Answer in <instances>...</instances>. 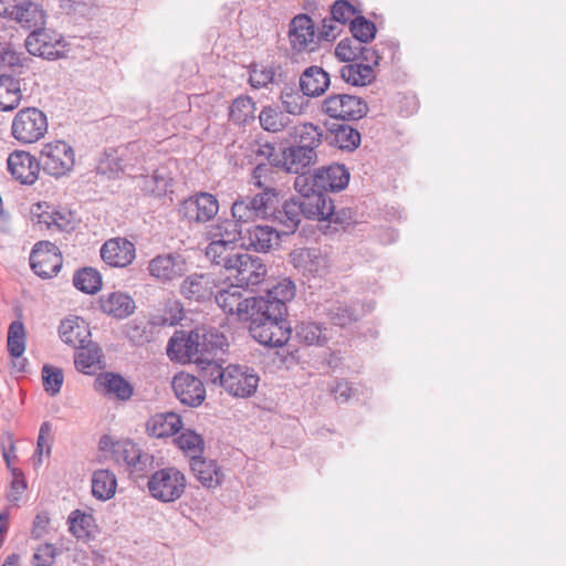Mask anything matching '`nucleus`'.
Returning <instances> with one entry per match:
<instances>
[{"instance_id":"nucleus-58","label":"nucleus","mask_w":566,"mask_h":566,"mask_svg":"<svg viewBox=\"0 0 566 566\" xmlns=\"http://www.w3.org/2000/svg\"><path fill=\"white\" fill-rule=\"evenodd\" d=\"M0 67H9L15 77L22 73V59L10 44H0Z\"/></svg>"},{"instance_id":"nucleus-11","label":"nucleus","mask_w":566,"mask_h":566,"mask_svg":"<svg viewBox=\"0 0 566 566\" xmlns=\"http://www.w3.org/2000/svg\"><path fill=\"white\" fill-rule=\"evenodd\" d=\"M149 275L158 283L169 284L181 279L188 271L186 258L178 252L154 256L147 265Z\"/></svg>"},{"instance_id":"nucleus-8","label":"nucleus","mask_w":566,"mask_h":566,"mask_svg":"<svg viewBox=\"0 0 566 566\" xmlns=\"http://www.w3.org/2000/svg\"><path fill=\"white\" fill-rule=\"evenodd\" d=\"M322 112L331 118L354 122L364 118L368 113V104L359 96L337 93L323 99Z\"/></svg>"},{"instance_id":"nucleus-30","label":"nucleus","mask_w":566,"mask_h":566,"mask_svg":"<svg viewBox=\"0 0 566 566\" xmlns=\"http://www.w3.org/2000/svg\"><path fill=\"white\" fill-rule=\"evenodd\" d=\"M316 160L317 153H311V149L294 144L283 149L282 170L301 176L305 174L303 170L315 164Z\"/></svg>"},{"instance_id":"nucleus-42","label":"nucleus","mask_w":566,"mask_h":566,"mask_svg":"<svg viewBox=\"0 0 566 566\" xmlns=\"http://www.w3.org/2000/svg\"><path fill=\"white\" fill-rule=\"evenodd\" d=\"M323 312L331 323L340 327L353 324L359 317L355 307L340 301L328 302Z\"/></svg>"},{"instance_id":"nucleus-28","label":"nucleus","mask_w":566,"mask_h":566,"mask_svg":"<svg viewBox=\"0 0 566 566\" xmlns=\"http://www.w3.org/2000/svg\"><path fill=\"white\" fill-rule=\"evenodd\" d=\"M99 307L103 313L117 319H124L134 313L136 305L127 293L112 292L99 297Z\"/></svg>"},{"instance_id":"nucleus-60","label":"nucleus","mask_w":566,"mask_h":566,"mask_svg":"<svg viewBox=\"0 0 566 566\" xmlns=\"http://www.w3.org/2000/svg\"><path fill=\"white\" fill-rule=\"evenodd\" d=\"M279 69V66L274 65L262 66V69H256V66H254L250 72L249 82L251 86L262 88L268 84L273 83Z\"/></svg>"},{"instance_id":"nucleus-10","label":"nucleus","mask_w":566,"mask_h":566,"mask_svg":"<svg viewBox=\"0 0 566 566\" xmlns=\"http://www.w3.org/2000/svg\"><path fill=\"white\" fill-rule=\"evenodd\" d=\"M216 303L227 314H235L240 319H249L250 324L253 323L256 312V297L244 296L243 286L240 284H231L226 289L219 290L216 295Z\"/></svg>"},{"instance_id":"nucleus-22","label":"nucleus","mask_w":566,"mask_h":566,"mask_svg":"<svg viewBox=\"0 0 566 566\" xmlns=\"http://www.w3.org/2000/svg\"><path fill=\"white\" fill-rule=\"evenodd\" d=\"M7 164L11 176L23 185H33L41 169L39 158L24 150L10 154Z\"/></svg>"},{"instance_id":"nucleus-57","label":"nucleus","mask_w":566,"mask_h":566,"mask_svg":"<svg viewBox=\"0 0 566 566\" xmlns=\"http://www.w3.org/2000/svg\"><path fill=\"white\" fill-rule=\"evenodd\" d=\"M42 380L44 390L51 396H55L61 391L63 385V371L61 368L44 365L42 367Z\"/></svg>"},{"instance_id":"nucleus-52","label":"nucleus","mask_w":566,"mask_h":566,"mask_svg":"<svg viewBox=\"0 0 566 566\" xmlns=\"http://www.w3.org/2000/svg\"><path fill=\"white\" fill-rule=\"evenodd\" d=\"M175 441L178 448L190 457V460L201 458L205 442L200 434L192 430H186Z\"/></svg>"},{"instance_id":"nucleus-34","label":"nucleus","mask_w":566,"mask_h":566,"mask_svg":"<svg viewBox=\"0 0 566 566\" xmlns=\"http://www.w3.org/2000/svg\"><path fill=\"white\" fill-rule=\"evenodd\" d=\"M328 145L353 151L360 145L359 132L347 124H333L325 135Z\"/></svg>"},{"instance_id":"nucleus-23","label":"nucleus","mask_w":566,"mask_h":566,"mask_svg":"<svg viewBox=\"0 0 566 566\" xmlns=\"http://www.w3.org/2000/svg\"><path fill=\"white\" fill-rule=\"evenodd\" d=\"M315 25L307 14H297L290 23L289 38L294 50L296 51H314Z\"/></svg>"},{"instance_id":"nucleus-4","label":"nucleus","mask_w":566,"mask_h":566,"mask_svg":"<svg viewBox=\"0 0 566 566\" xmlns=\"http://www.w3.org/2000/svg\"><path fill=\"white\" fill-rule=\"evenodd\" d=\"M349 177V171L344 165L332 164L317 168L312 174L297 176L294 186L302 190H307L306 186H312L324 192H335L347 187Z\"/></svg>"},{"instance_id":"nucleus-15","label":"nucleus","mask_w":566,"mask_h":566,"mask_svg":"<svg viewBox=\"0 0 566 566\" xmlns=\"http://www.w3.org/2000/svg\"><path fill=\"white\" fill-rule=\"evenodd\" d=\"M259 376L248 366L229 365L226 367L222 387L233 397H251L258 388Z\"/></svg>"},{"instance_id":"nucleus-33","label":"nucleus","mask_w":566,"mask_h":566,"mask_svg":"<svg viewBox=\"0 0 566 566\" xmlns=\"http://www.w3.org/2000/svg\"><path fill=\"white\" fill-rule=\"evenodd\" d=\"M102 349L92 340L76 348L74 354L75 368L85 375H94L102 368Z\"/></svg>"},{"instance_id":"nucleus-62","label":"nucleus","mask_w":566,"mask_h":566,"mask_svg":"<svg viewBox=\"0 0 566 566\" xmlns=\"http://www.w3.org/2000/svg\"><path fill=\"white\" fill-rule=\"evenodd\" d=\"M57 549L53 544L44 543L40 545L32 557L34 566H53Z\"/></svg>"},{"instance_id":"nucleus-43","label":"nucleus","mask_w":566,"mask_h":566,"mask_svg":"<svg viewBox=\"0 0 566 566\" xmlns=\"http://www.w3.org/2000/svg\"><path fill=\"white\" fill-rule=\"evenodd\" d=\"M259 123L265 132L280 133L285 129L291 119L279 106L266 105L259 114Z\"/></svg>"},{"instance_id":"nucleus-40","label":"nucleus","mask_w":566,"mask_h":566,"mask_svg":"<svg viewBox=\"0 0 566 566\" xmlns=\"http://www.w3.org/2000/svg\"><path fill=\"white\" fill-rule=\"evenodd\" d=\"M241 221L228 218H219L217 223L209 230V237L212 241H222L223 243L235 244L238 240L242 241Z\"/></svg>"},{"instance_id":"nucleus-54","label":"nucleus","mask_w":566,"mask_h":566,"mask_svg":"<svg viewBox=\"0 0 566 566\" xmlns=\"http://www.w3.org/2000/svg\"><path fill=\"white\" fill-rule=\"evenodd\" d=\"M49 206L46 202H38L31 209V219L34 226L39 227L41 230H50L53 227L56 229H62L63 224L56 220V211H49Z\"/></svg>"},{"instance_id":"nucleus-18","label":"nucleus","mask_w":566,"mask_h":566,"mask_svg":"<svg viewBox=\"0 0 566 566\" xmlns=\"http://www.w3.org/2000/svg\"><path fill=\"white\" fill-rule=\"evenodd\" d=\"M307 190L295 187L300 195L304 218L326 221L333 216L334 202L327 192L318 190L312 186H306Z\"/></svg>"},{"instance_id":"nucleus-14","label":"nucleus","mask_w":566,"mask_h":566,"mask_svg":"<svg viewBox=\"0 0 566 566\" xmlns=\"http://www.w3.org/2000/svg\"><path fill=\"white\" fill-rule=\"evenodd\" d=\"M63 264L59 248L50 241H40L34 244L30 253V266L42 279L55 276Z\"/></svg>"},{"instance_id":"nucleus-21","label":"nucleus","mask_w":566,"mask_h":566,"mask_svg":"<svg viewBox=\"0 0 566 566\" xmlns=\"http://www.w3.org/2000/svg\"><path fill=\"white\" fill-rule=\"evenodd\" d=\"M101 258L109 266L126 268L136 258L135 244L125 238H113L104 242Z\"/></svg>"},{"instance_id":"nucleus-55","label":"nucleus","mask_w":566,"mask_h":566,"mask_svg":"<svg viewBox=\"0 0 566 566\" xmlns=\"http://www.w3.org/2000/svg\"><path fill=\"white\" fill-rule=\"evenodd\" d=\"M363 42L352 38L342 39L335 48V55L343 62H354L358 60L364 49Z\"/></svg>"},{"instance_id":"nucleus-51","label":"nucleus","mask_w":566,"mask_h":566,"mask_svg":"<svg viewBox=\"0 0 566 566\" xmlns=\"http://www.w3.org/2000/svg\"><path fill=\"white\" fill-rule=\"evenodd\" d=\"M73 284L77 290L86 294H94L102 286V276L97 270L84 268L75 272Z\"/></svg>"},{"instance_id":"nucleus-3","label":"nucleus","mask_w":566,"mask_h":566,"mask_svg":"<svg viewBox=\"0 0 566 566\" xmlns=\"http://www.w3.org/2000/svg\"><path fill=\"white\" fill-rule=\"evenodd\" d=\"M187 480L185 474L175 467L155 471L148 479L149 494L163 502L171 503L179 500L185 493Z\"/></svg>"},{"instance_id":"nucleus-17","label":"nucleus","mask_w":566,"mask_h":566,"mask_svg":"<svg viewBox=\"0 0 566 566\" xmlns=\"http://www.w3.org/2000/svg\"><path fill=\"white\" fill-rule=\"evenodd\" d=\"M199 339L200 336L196 329L190 332L176 331L168 342L167 355L171 360L178 363L199 364V360H201L198 356V353H200L198 349Z\"/></svg>"},{"instance_id":"nucleus-56","label":"nucleus","mask_w":566,"mask_h":566,"mask_svg":"<svg viewBox=\"0 0 566 566\" xmlns=\"http://www.w3.org/2000/svg\"><path fill=\"white\" fill-rule=\"evenodd\" d=\"M97 170L109 177H116L123 174V159L119 148L105 151L104 157L101 158L97 165Z\"/></svg>"},{"instance_id":"nucleus-29","label":"nucleus","mask_w":566,"mask_h":566,"mask_svg":"<svg viewBox=\"0 0 566 566\" xmlns=\"http://www.w3.org/2000/svg\"><path fill=\"white\" fill-rule=\"evenodd\" d=\"M145 145L140 142H132L119 148L123 159V174L136 178L147 171V156L144 150Z\"/></svg>"},{"instance_id":"nucleus-48","label":"nucleus","mask_w":566,"mask_h":566,"mask_svg":"<svg viewBox=\"0 0 566 566\" xmlns=\"http://www.w3.org/2000/svg\"><path fill=\"white\" fill-rule=\"evenodd\" d=\"M93 516L80 510L73 511L67 518L69 531L77 539L90 541L93 537Z\"/></svg>"},{"instance_id":"nucleus-41","label":"nucleus","mask_w":566,"mask_h":566,"mask_svg":"<svg viewBox=\"0 0 566 566\" xmlns=\"http://www.w3.org/2000/svg\"><path fill=\"white\" fill-rule=\"evenodd\" d=\"M340 77L353 86H366L375 81L376 74L370 64L349 63L340 69Z\"/></svg>"},{"instance_id":"nucleus-47","label":"nucleus","mask_w":566,"mask_h":566,"mask_svg":"<svg viewBox=\"0 0 566 566\" xmlns=\"http://www.w3.org/2000/svg\"><path fill=\"white\" fill-rule=\"evenodd\" d=\"M323 137V130L318 126L305 123L296 128L294 144L302 148L311 149V153H316Z\"/></svg>"},{"instance_id":"nucleus-19","label":"nucleus","mask_w":566,"mask_h":566,"mask_svg":"<svg viewBox=\"0 0 566 566\" xmlns=\"http://www.w3.org/2000/svg\"><path fill=\"white\" fill-rule=\"evenodd\" d=\"M171 387L177 399L185 406L198 407L206 399L203 382L188 373H179L174 376Z\"/></svg>"},{"instance_id":"nucleus-26","label":"nucleus","mask_w":566,"mask_h":566,"mask_svg":"<svg viewBox=\"0 0 566 566\" xmlns=\"http://www.w3.org/2000/svg\"><path fill=\"white\" fill-rule=\"evenodd\" d=\"M280 231L270 226H254L249 228L242 237V247L255 252L266 253L274 243H277Z\"/></svg>"},{"instance_id":"nucleus-35","label":"nucleus","mask_w":566,"mask_h":566,"mask_svg":"<svg viewBox=\"0 0 566 566\" xmlns=\"http://www.w3.org/2000/svg\"><path fill=\"white\" fill-rule=\"evenodd\" d=\"M182 427L179 415L175 412L157 413L146 423V431L150 437L166 438L176 434Z\"/></svg>"},{"instance_id":"nucleus-36","label":"nucleus","mask_w":566,"mask_h":566,"mask_svg":"<svg viewBox=\"0 0 566 566\" xmlns=\"http://www.w3.org/2000/svg\"><path fill=\"white\" fill-rule=\"evenodd\" d=\"M196 332L200 336L198 348L200 353H198V356L201 360H199V364L216 359L218 352L223 350V347L227 345L226 337L214 328L197 327Z\"/></svg>"},{"instance_id":"nucleus-31","label":"nucleus","mask_w":566,"mask_h":566,"mask_svg":"<svg viewBox=\"0 0 566 566\" xmlns=\"http://www.w3.org/2000/svg\"><path fill=\"white\" fill-rule=\"evenodd\" d=\"M329 74L321 66H308L300 76L301 91L307 97H317L323 95L329 87Z\"/></svg>"},{"instance_id":"nucleus-20","label":"nucleus","mask_w":566,"mask_h":566,"mask_svg":"<svg viewBox=\"0 0 566 566\" xmlns=\"http://www.w3.org/2000/svg\"><path fill=\"white\" fill-rule=\"evenodd\" d=\"M237 264L231 271H234V277L241 286H255L261 283L266 275V265L259 256L240 252L234 260Z\"/></svg>"},{"instance_id":"nucleus-49","label":"nucleus","mask_w":566,"mask_h":566,"mask_svg":"<svg viewBox=\"0 0 566 566\" xmlns=\"http://www.w3.org/2000/svg\"><path fill=\"white\" fill-rule=\"evenodd\" d=\"M255 103L249 95H240L230 106L229 117L237 125H245L254 118Z\"/></svg>"},{"instance_id":"nucleus-39","label":"nucleus","mask_w":566,"mask_h":566,"mask_svg":"<svg viewBox=\"0 0 566 566\" xmlns=\"http://www.w3.org/2000/svg\"><path fill=\"white\" fill-rule=\"evenodd\" d=\"M191 471L206 488H216L221 484L223 474L217 463L205 458L190 460Z\"/></svg>"},{"instance_id":"nucleus-46","label":"nucleus","mask_w":566,"mask_h":566,"mask_svg":"<svg viewBox=\"0 0 566 566\" xmlns=\"http://www.w3.org/2000/svg\"><path fill=\"white\" fill-rule=\"evenodd\" d=\"M306 97L307 96L304 95L302 91L300 92L294 86H285L280 94V101L284 112L294 116L305 112L308 105Z\"/></svg>"},{"instance_id":"nucleus-25","label":"nucleus","mask_w":566,"mask_h":566,"mask_svg":"<svg viewBox=\"0 0 566 566\" xmlns=\"http://www.w3.org/2000/svg\"><path fill=\"white\" fill-rule=\"evenodd\" d=\"M290 262L303 275H321L327 265L326 258L316 248H300L290 253Z\"/></svg>"},{"instance_id":"nucleus-59","label":"nucleus","mask_w":566,"mask_h":566,"mask_svg":"<svg viewBox=\"0 0 566 566\" xmlns=\"http://www.w3.org/2000/svg\"><path fill=\"white\" fill-rule=\"evenodd\" d=\"M360 13L361 11L347 0H336L331 7V15L342 24L350 23L352 19Z\"/></svg>"},{"instance_id":"nucleus-45","label":"nucleus","mask_w":566,"mask_h":566,"mask_svg":"<svg viewBox=\"0 0 566 566\" xmlns=\"http://www.w3.org/2000/svg\"><path fill=\"white\" fill-rule=\"evenodd\" d=\"M326 328L315 322H301L295 326V338L306 346H323L327 343Z\"/></svg>"},{"instance_id":"nucleus-61","label":"nucleus","mask_w":566,"mask_h":566,"mask_svg":"<svg viewBox=\"0 0 566 566\" xmlns=\"http://www.w3.org/2000/svg\"><path fill=\"white\" fill-rule=\"evenodd\" d=\"M256 157L266 160L265 164L282 169L283 150L276 151L272 143L258 144V148L253 150Z\"/></svg>"},{"instance_id":"nucleus-64","label":"nucleus","mask_w":566,"mask_h":566,"mask_svg":"<svg viewBox=\"0 0 566 566\" xmlns=\"http://www.w3.org/2000/svg\"><path fill=\"white\" fill-rule=\"evenodd\" d=\"M275 168L274 166H270L265 163H259L252 170L251 175V184L259 188L260 191H262L265 187H270L268 182V177L272 172V169Z\"/></svg>"},{"instance_id":"nucleus-6","label":"nucleus","mask_w":566,"mask_h":566,"mask_svg":"<svg viewBox=\"0 0 566 566\" xmlns=\"http://www.w3.org/2000/svg\"><path fill=\"white\" fill-rule=\"evenodd\" d=\"M48 132L46 115L36 107L20 109L11 125L12 137L21 144L40 140Z\"/></svg>"},{"instance_id":"nucleus-27","label":"nucleus","mask_w":566,"mask_h":566,"mask_svg":"<svg viewBox=\"0 0 566 566\" xmlns=\"http://www.w3.org/2000/svg\"><path fill=\"white\" fill-rule=\"evenodd\" d=\"M59 335L65 344L74 348H78L91 340L88 323L80 316L64 318L59 326Z\"/></svg>"},{"instance_id":"nucleus-12","label":"nucleus","mask_w":566,"mask_h":566,"mask_svg":"<svg viewBox=\"0 0 566 566\" xmlns=\"http://www.w3.org/2000/svg\"><path fill=\"white\" fill-rule=\"evenodd\" d=\"M112 454L116 462H123L130 473L144 475L153 469L154 457L144 452L129 439L118 440L112 443Z\"/></svg>"},{"instance_id":"nucleus-13","label":"nucleus","mask_w":566,"mask_h":566,"mask_svg":"<svg viewBox=\"0 0 566 566\" xmlns=\"http://www.w3.org/2000/svg\"><path fill=\"white\" fill-rule=\"evenodd\" d=\"M303 218L304 210L300 195L283 200L281 191L277 190V203L274 206L273 211L269 213L268 219L281 227L279 230L281 234L287 235L294 233Z\"/></svg>"},{"instance_id":"nucleus-7","label":"nucleus","mask_w":566,"mask_h":566,"mask_svg":"<svg viewBox=\"0 0 566 566\" xmlns=\"http://www.w3.org/2000/svg\"><path fill=\"white\" fill-rule=\"evenodd\" d=\"M0 17L32 31L43 27L46 19L42 6L32 0H0Z\"/></svg>"},{"instance_id":"nucleus-24","label":"nucleus","mask_w":566,"mask_h":566,"mask_svg":"<svg viewBox=\"0 0 566 566\" xmlns=\"http://www.w3.org/2000/svg\"><path fill=\"white\" fill-rule=\"evenodd\" d=\"M217 287L216 281L210 273H192L187 275L180 284V294L197 302L210 300Z\"/></svg>"},{"instance_id":"nucleus-38","label":"nucleus","mask_w":566,"mask_h":566,"mask_svg":"<svg viewBox=\"0 0 566 566\" xmlns=\"http://www.w3.org/2000/svg\"><path fill=\"white\" fill-rule=\"evenodd\" d=\"M240 251L235 244L223 243L222 241H211L206 248V256L214 265H219L231 271Z\"/></svg>"},{"instance_id":"nucleus-1","label":"nucleus","mask_w":566,"mask_h":566,"mask_svg":"<svg viewBox=\"0 0 566 566\" xmlns=\"http://www.w3.org/2000/svg\"><path fill=\"white\" fill-rule=\"evenodd\" d=\"M295 296V284L290 279H282L266 291L263 296H255L256 312L249 326L251 336L261 345L281 347L292 335L289 324L286 303Z\"/></svg>"},{"instance_id":"nucleus-37","label":"nucleus","mask_w":566,"mask_h":566,"mask_svg":"<svg viewBox=\"0 0 566 566\" xmlns=\"http://www.w3.org/2000/svg\"><path fill=\"white\" fill-rule=\"evenodd\" d=\"M21 98L20 80L13 74H0V111H13L19 106Z\"/></svg>"},{"instance_id":"nucleus-63","label":"nucleus","mask_w":566,"mask_h":566,"mask_svg":"<svg viewBox=\"0 0 566 566\" xmlns=\"http://www.w3.org/2000/svg\"><path fill=\"white\" fill-rule=\"evenodd\" d=\"M12 481L10 483V492L7 494V499L17 503L23 491L27 489V482L24 479V474L20 469H11Z\"/></svg>"},{"instance_id":"nucleus-16","label":"nucleus","mask_w":566,"mask_h":566,"mask_svg":"<svg viewBox=\"0 0 566 566\" xmlns=\"http://www.w3.org/2000/svg\"><path fill=\"white\" fill-rule=\"evenodd\" d=\"M63 38L59 33L50 32L49 30L40 27L27 36L25 48L28 52L34 56H40L46 60H56L62 56Z\"/></svg>"},{"instance_id":"nucleus-2","label":"nucleus","mask_w":566,"mask_h":566,"mask_svg":"<svg viewBox=\"0 0 566 566\" xmlns=\"http://www.w3.org/2000/svg\"><path fill=\"white\" fill-rule=\"evenodd\" d=\"M277 203V189L265 187L253 196H241L231 206V216L247 223L254 219H268Z\"/></svg>"},{"instance_id":"nucleus-44","label":"nucleus","mask_w":566,"mask_h":566,"mask_svg":"<svg viewBox=\"0 0 566 566\" xmlns=\"http://www.w3.org/2000/svg\"><path fill=\"white\" fill-rule=\"evenodd\" d=\"M117 480L109 470H96L92 476V493L97 500L106 501L114 496Z\"/></svg>"},{"instance_id":"nucleus-5","label":"nucleus","mask_w":566,"mask_h":566,"mask_svg":"<svg viewBox=\"0 0 566 566\" xmlns=\"http://www.w3.org/2000/svg\"><path fill=\"white\" fill-rule=\"evenodd\" d=\"M219 201L210 192L199 191L179 202L177 213L188 224H203L216 218Z\"/></svg>"},{"instance_id":"nucleus-50","label":"nucleus","mask_w":566,"mask_h":566,"mask_svg":"<svg viewBox=\"0 0 566 566\" xmlns=\"http://www.w3.org/2000/svg\"><path fill=\"white\" fill-rule=\"evenodd\" d=\"M27 344V333L21 321H13L8 328L7 348L11 357L23 355Z\"/></svg>"},{"instance_id":"nucleus-9","label":"nucleus","mask_w":566,"mask_h":566,"mask_svg":"<svg viewBox=\"0 0 566 566\" xmlns=\"http://www.w3.org/2000/svg\"><path fill=\"white\" fill-rule=\"evenodd\" d=\"M39 164L46 175L62 177L74 166V150L63 140L45 144L40 151Z\"/></svg>"},{"instance_id":"nucleus-53","label":"nucleus","mask_w":566,"mask_h":566,"mask_svg":"<svg viewBox=\"0 0 566 566\" xmlns=\"http://www.w3.org/2000/svg\"><path fill=\"white\" fill-rule=\"evenodd\" d=\"M349 31L354 39L367 44L375 39L377 28L373 21L368 20L360 13L352 19L349 23Z\"/></svg>"},{"instance_id":"nucleus-32","label":"nucleus","mask_w":566,"mask_h":566,"mask_svg":"<svg viewBox=\"0 0 566 566\" xmlns=\"http://www.w3.org/2000/svg\"><path fill=\"white\" fill-rule=\"evenodd\" d=\"M94 387L96 390H103L105 395H113L123 401L130 399L134 392L133 386L115 373L99 374L94 381Z\"/></svg>"}]
</instances>
